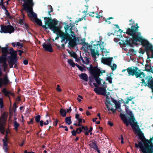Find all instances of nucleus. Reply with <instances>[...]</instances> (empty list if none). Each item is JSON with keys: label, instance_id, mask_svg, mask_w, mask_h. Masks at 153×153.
<instances>
[{"label": "nucleus", "instance_id": "nucleus-1", "mask_svg": "<svg viewBox=\"0 0 153 153\" xmlns=\"http://www.w3.org/2000/svg\"><path fill=\"white\" fill-rule=\"evenodd\" d=\"M138 124L134 118V134L137 135L142 141L138 142V147L140 149V151L143 153H152L153 152V145L152 143L153 137L150 138L149 140L146 139L144 133L140 128Z\"/></svg>", "mask_w": 153, "mask_h": 153}, {"label": "nucleus", "instance_id": "nucleus-48", "mask_svg": "<svg viewBox=\"0 0 153 153\" xmlns=\"http://www.w3.org/2000/svg\"><path fill=\"white\" fill-rule=\"evenodd\" d=\"M83 19V18H79L78 20H76L75 21V22L76 23H78V22H80V21H82Z\"/></svg>", "mask_w": 153, "mask_h": 153}, {"label": "nucleus", "instance_id": "nucleus-16", "mask_svg": "<svg viewBox=\"0 0 153 153\" xmlns=\"http://www.w3.org/2000/svg\"><path fill=\"white\" fill-rule=\"evenodd\" d=\"M9 82L7 74H6L4 75L3 78H0V87L3 85H6Z\"/></svg>", "mask_w": 153, "mask_h": 153}, {"label": "nucleus", "instance_id": "nucleus-44", "mask_svg": "<svg viewBox=\"0 0 153 153\" xmlns=\"http://www.w3.org/2000/svg\"><path fill=\"white\" fill-rule=\"evenodd\" d=\"M57 88H56V90L60 92L61 91V89L59 88L60 86L59 85H57Z\"/></svg>", "mask_w": 153, "mask_h": 153}, {"label": "nucleus", "instance_id": "nucleus-45", "mask_svg": "<svg viewBox=\"0 0 153 153\" xmlns=\"http://www.w3.org/2000/svg\"><path fill=\"white\" fill-rule=\"evenodd\" d=\"M80 98L81 99H82V97L80 95H79L78 96V97L77 98V100H78V101L79 102H80L81 101V100L79 98Z\"/></svg>", "mask_w": 153, "mask_h": 153}, {"label": "nucleus", "instance_id": "nucleus-11", "mask_svg": "<svg viewBox=\"0 0 153 153\" xmlns=\"http://www.w3.org/2000/svg\"><path fill=\"white\" fill-rule=\"evenodd\" d=\"M14 29L11 25L4 26L1 25L0 27L1 33H11L13 32Z\"/></svg>", "mask_w": 153, "mask_h": 153}, {"label": "nucleus", "instance_id": "nucleus-22", "mask_svg": "<svg viewBox=\"0 0 153 153\" xmlns=\"http://www.w3.org/2000/svg\"><path fill=\"white\" fill-rule=\"evenodd\" d=\"M80 78L85 81L87 82L88 79V77L87 75L85 74L82 73L79 75Z\"/></svg>", "mask_w": 153, "mask_h": 153}, {"label": "nucleus", "instance_id": "nucleus-17", "mask_svg": "<svg viewBox=\"0 0 153 153\" xmlns=\"http://www.w3.org/2000/svg\"><path fill=\"white\" fill-rule=\"evenodd\" d=\"M112 59L113 58L110 57H103L101 59V62L103 64L109 65H111V62Z\"/></svg>", "mask_w": 153, "mask_h": 153}, {"label": "nucleus", "instance_id": "nucleus-21", "mask_svg": "<svg viewBox=\"0 0 153 153\" xmlns=\"http://www.w3.org/2000/svg\"><path fill=\"white\" fill-rule=\"evenodd\" d=\"M127 71L129 76H133L134 75V68L132 67H129L126 69L123 70L122 71L123 72H125Z\"/></svg>", "mask_w": 153, "mask_h": 153}, {"label": "nucleus", "instance_id": "nucleus-55", "mask_svg": "<svg viewBox=\"0 0 153 153\" xmlns=\"http://www.w3.org/2000/svg\"><path fill=\"white\" fill-rule=\"evenodd\" d=\"M28 63L27 60L26 59L24 60L23 61V63L25 65L27 64Z\"/></svg>", "mask_w": 153, "mask_h": 153}, {"label": "nucleus", "instance_id": "nucleus-24", "mask_svg": "<svg viewBox=\"0 0 153 153\" xmlns=\"http://www.w3.org/2000/svg\"><path fill=\"white\" fill-rule=\"evenodd\" d=\"M6 56H0V63H3L6 62Z\"/></svg>", "mask_w": 153, "mask_h": 153}, {"label": "nucleus", "instance_id": "nucleus-5", "mask_svg": "<svg viewBox=\"0 0 153 153\" xmlns=\"http://www.w3.org/2000/svg\"><path fill=\"white\" fill-rule=\"evenodd\" d=\"M90 72L94 77L96 82L99 85H101L102 87H107L105 81L99 77L103 73L105 72V71H101L100 69L96 68H91L90 69Z\"/></svg>", "mask_w": 153, "mask_h": 153}, {"label": "nucleus", "instance_id": "nucleus-40", "mask_svg": "<svg viewBox=\"0 0 153 153\" xmlns=\"http://www.w3.org/2000/svg\"><path fill=\"white\" fill-rule=\"evenodd\" d=\"M4 3L3 2H0V6H1V7L3 9L5 10H5H6V9L5 7L3 5Z\"/></svg>", "mask_w": 153, "mask_h": 153}, {"label": "nucleus", "instance_id": "nucleus-32", "mask_svg": "<svg viewBox=\"0 0 153 153\" xmlns=\"http://www.w3.org/2000/svg\"><path fill=\"white\" fill-rule=\"evenodd\" d=\"M133 99V97H130V98H127V100H126L125 102H124V104H127L129 102V101H131V100L132 99Z\"/></svg>", "mask_w": 153, "mask_h": 153}, {"label": "nucleus", "instance_id": "nucleus-33", "mask_svg": "<svg viewBox=\"0 0 153 153\" xmlns=\"http://www.w3.org/2000/svg\"><path fill=\"white\" fill-rule=\"evenodd\" d=\"M19 125V124L16 121H15L14 123V126L16 130L17 129V128Z\"/></svg>", "mask_w": 153, "mask_h": 153}, {"label": "nucleus", "instance_id": "nucleus-3", "mask_svg": "<svg viewBox=\"0 0 153 153\" xmlns=\"http://www.w3.org/2000/svg\"><path fill=\"white\" fill-rule=\"evenodd\" d=\"M34 4L33 0H26L25 3L23 4V9L27 13V15L31 19H34L38 25L42 26L41 20L37 18L36 14L33 11V6Z\"/></svg>", "mask_w": 153, "mask_h": 153}, {"label": "nucleus", "instance_id": "nucleus-8", "mask_svg": "<svg viewBox=\"0 0 153 153\" xmlns=\"http://www.w3.org/2000/svg\"><path fill=\"white\" fill-rule=\"evenodd\" d=\"M140 45H142L143 47L144 48V49L146 52L147 55V59H149L150 61L149 53V51L150 50H152L153 46L150 43L148 40L145 39Z\"/></svg>", "mask_w": 153, "mask_h": 153}, {"label": "nucleus", "instance_id": "nucleus-53", "mask_svg": "<svg viewBox=\"0 0 153 153\" xmlns=\"http://www.w3.org/2000/svg\"><path fill=\"white\" fill-rule=\"evenodd\" d=\"M107 80H109V82L110 83H112V81H111V80H112V78H111L110 77H108L107 78Z\"/></svg>", "mask_w": 153, "mask_h": 153}, {"label": "nucleus", "instance_id": "nucleus-49", "mask_svg": "<svg viewBox=\"0 0 153 153\" xmlns=\"http://www.w3.org/2000/svg\"><path fill=\"white\" fill-rule=\"evenodd\" d=\"M69 27L68 25H66L64 26V28H65V29L66 31L67 30L69 29Z\"/></svg>", "mask_w": 153, "mask_h": 153}, {"label": "nucleus", "instance_id": "nucleus-47", "mask_svg": "<svg viewBox=\"0 0 153 153\" xmlns=\"http://www.w3.org/2000/svg\"><path fill=\"white\" fill-rule=\"evenodd\" d=\"M60 128H65V130L66 131H67L68 130V128L67 127V126H60Z\"/></svg>", "mask_w": 153, "mask_h": 153}, {"label": "nucleus", "instance_id": "nucleus-63", "mask_svg": "<svg viewBox=\"0 0 153 153\" xmlns=\"http://www.w3.org/2000/svg\"><path fill=\"white\" fill-rule=\"evenodd\" d=\"M79 115L78 114H76L75 115V118L76 119H77L78 120V119H79Z\"/></svg>", "mask_w": 153, "mask_h": 153}, {"label": "nucleus", "instance_id": "nucleus-20", "mask_svg": "<svg viewBox=\"0 0 153 153\" xmlns=\"http://www.w3.org/2000/svg\"><path fill=\"white\" fill-rule=\"evenodd\" d=\"M88 144L89 146L91 148L97 150L99 153H100L99 150H98L96 143L95 141L93 140L90 141L88 143Z\"/></svg>", "mask_w": 153, "mask_h": 153}, {"label": "nucleus", "instance_id": "nucleus-54", "mask_svg": "<svg viewBox=\"0 0 153 153\" xmlns=\"http://www.w3.org/2000/svg\"><path fill=\"white\" fill-rule=\"evenodd\" d=\"M88 7L86 6H85L84 7H85L86 8V10H84L83 12L84 13H86L87 12V10H88Z\"/></svg>", "mask_w": 153, "mask_h": 153}, {"label": "nucleus", "instance_id": "nucleus-62", "mask_svg": "<svg viewBox=\"0 0 153 153\" xmlns=\"http://www.w3.org/2000/svg\"><path fill=\"white\" fill-rule=\"evenodd\" d=\"M96 15H97L95 16V17L97 18L100 19V17H102V16H100L98 15L97 14H96Z\"/></svg>", "mask_w": 153, "mask_h": 153}, {"label": "nucleus", "instance_id": "nucleus-27", "mask_svg": "<svg viewBox=\"0 0 153 153\" xmlns=\"http://www.w3.org/2000/svg\"><path fill=\"white\" fill-rule=\"evenodd\" d=\"M68 62L69 64L71 65L73 67H74L76 65L74 63L73 61L72 60L68 59Z\"/></svg>", "mask_w": 153, "mask_h": 153}, {"label": "nucleus", "instance_id": "nucleus-9", "mask_svg": "<svg viewBox=\"0 0 153 153\" xmlns=\"http://www.w3.org/2000/svg\"><path fill=\"white\" fill-rule=\"evenodd\" d=\"M134 23H133V24ZM129 25L131 26V28H128L126 31V33L128 35L131 36L132 38L130 39L129 40L127 41V43L130 46L133 47L134 45V27L133 24L131 25L130 24Z\"/></svg>", "mask_w": 153, "mask_h": 153}, {"label": "nucleus", "instance_id": "nucleus-18", "mask_svg": "<svg viewBox=\"0 0 153 153\" xmlns=\"http://www.w3.org/2000/svg\"><path fill=\"white\" fill-rule=\"evenodd\" d=\"M42 46L45 51L49 52L53 51V49L50 43L46 44L44 43L42 44Z\"/></svg>", "mask_w": 153, "mask_h": 153}, {"label": "nucleus", "instance_id": "nucleus-13", "mask_svg": "<svg viewBox=\"0 0 153 153\" xmlns=\"http://www.w3.org/2000/svg\"><path fill=\"white\" fill-rule=\"evenodd\" d=\"M17 51H13L12 52L10 60L8 61L10 68H12L13 65L15 64L16 61L15 59L17 56Z\"/></svg>", "mask_w": 153, "mask_h": 153}, {"label": "nucleus", "instance_id": "nucleus-23", "mask_svg": "<svg viewBox=\"0 0 153 153\" xmlns=\"http://www.w3.org/2000/svg\"><path fill=\"white\" fill-rule=\"evenodd\" d=\"M81 59L82 61V62L84 64L87 65L89 62V59L86 57H85L84 59L82 58H81Z\"/></svg>", "mask_w": 153, "mask_h": 153}, {"label": "nucleus", "instance_id": "nucleus-61", "mask_svg": "<svg viewBox=\"0 0 153 153\" xmlns=\"http://www.w3.org/2000/svg\"><path fill=\"white\" fill-rule=\"evenodd\" d=\"M122 42H120V43H122L123 44H126V40H121Z\"/></svg>", "mask_w": 153, "mask_h": 153}, {"label": "nucleus", "instance_id": "nucleus-39", "mask_svg": "<svg viewBox=\"0 0 153 153\" xmlns=\"http://www.w3.org/2000/svg\"><path fill=\"white\" fill-rule=\"evenodd\" d=\"M76 65L78 68L79 69L82 71H83L84 70V68L82 67L79 66L77 64H76Z\"/></svg>", "mask_w": 153, "mask_h": 153}, {"label": "nucleus", "instance_id": "nucleus-51", "mask_svg": "<svg viewBox=\"0 0 153 153\" xmlns=\"http://www.w3.org/2000/svg\"><path fill=\"white\" fill-rule=\"evenodd\" d=\"M94 14V12H90V14H89V15L90 16H92V17H95V16L93 15Z\"/></svg>", "mask_w": 153, "mask_h": 153}, {"label": "nucleus", "instance_id": "nucleus-46", "mask_svg": "<svg viewBox=\"0 0 153 153\" xmlns=\"http://www.w3.org/2000/svg\"><path fill=\"white\" fill-rule=\"evenodd\" d=\"M22 27L26 29H27L28 27V26L25 23L24 24H23Z\"/></svg>", "mask_w": 153, "mask_h": 153}, {"label": "nucleus", "instance_id": "nucleus-58", "mask_svg": "<svg viewBox=\"0 0 153 153\" xmlns=\"http://www.w3.org/2000/svg\"><path fill=\"white\" fill-rule=\"evenodd\" d=\"M71 110H72V109L71 108V107H70L69 109L67 110V111L66 112L67 113L70 112L71 111Z\"/></svg>", "mask_w": 153, "mask_h": 153}, {"label": "nucleus", "instance_id": "nucleus-25", "mask_svg": "<svg viewBox=\"0 0 153 153\" xmlns=\"http://www.w3.org/2000/svg\"><path fill=\"white\" fill-rule=\"evenodd\" d=\"M71 117H67L65 118V123L68 125H70L72 122L71 120Z\"/></svg>", "mask_w": 153, "mask_h": 153}, {"label": "nucleus", "instance_id": "nucleus-6", "mask_svg": "<svg viewBox=\"0 0 153 153\" xmlns=\"http://www.w3.org/2000/svg\"><path fill=\"white\" fill-rule=\"evenodd\" d=\"M131 107H132V105H131ZM131 109H133V108L132 107H128V109L127 108L126 110L128 114L130 116L128 120L124 114H120V116L122 120L126 124V126H128L129 124H130L132 129H134V116L133 114L132 113V111H131Z\"/></svg>", "mask_w": 153, "mask_h": 153}, {"label": "nucleus", "instance_id": "nucleus-34", "mask_svg": "<svg viewBox=\"0 0 153 153\" xmlns=\"http://www.w3.org/2000/svg\"><path fill=\"white\" fill-rule=\"evenodd\" d=\"M40 116L39 115H38L36 117L35 120L38 123L40 121Z\"/></svg>", "mask_w": 153, "mask_h": 153}, {"label": "nucleus", "instance_id": "nucleus-60", "mask_svg": "<svg viewBox=\"0 0 153 153\" xmlns=\"http://www.w3.org/2000/svg\"><path fill=\"white\" fill-rule=\"evenodd\" d=\"M39 122H40V126H43V123H44L43 121L41 120V121H40Z\"/></svg>", "mask_w": 153, "mask_h": 153}, {"label": "nucleus", "instance_id": "nucleus-26", "mask_svg": "<svg viewBox=\"0 0 153 153\" xmlns=\"http://www.w3.org/2000/svg\"><path fill=\"white\" fill-rule=\"evenodd\" d=\"M60 113L61 116L63 117H65L66 116V111L65 110L63 109H60Z\"/></svg>", "mask_w": 153, "mask_h": 153}, {"label": "nucleus", "instance_id": "nucleus-12", "mask_svg": "<svg viewBox=\"0 0 153 153\" xmlns=\"http://www.w3.org/2000/svg\"><path fill=\"white\" fill-rule=\"evenodd\" d=\"M145 39L141 36L140 32L134 33V45H138L137 42H140V44Z\"/></svg>", "mask_w": 153, "mask_h": 153}, {"label": "nucleus", "instance_id": "nucleus-2", "mask_svg": "<svg viewBox=\"0 0 153 153\" xmlns=\"http://www.w3.org/2000/svg\"><path fill=\"white\" fill-rule=\"evenodd\" d=\"M105 44L104 42L102 41H97L96 44H92L91 45L88 43H85L83 47L84 50L87 52L90 50L92 57L94 58L95 61H97L96 59V56H99V54L98 52L99 48L100 50L104 48Z\"/></svg>", "mask_w": 153, "mask_h": 153}, {"label": "nucleus", "instance_id": "nucleus-56", "mask_svg": "<svg viewBox=\"0 0 153 153\" xmlns=\"http://www.w3.org/2000/svg\"><path fill=\"white\" fill-rule=\"evenodd\" d=\"M150 51L151 52V54H152L151 57H150V58H153V48H152V50H150V51Z\"/></svg>", "mask_w": 153, "mask_h": 153}, {"label": "nucleus", "instance_id": "nucleus-29", "mask_svg": "<svg viewBox=\"0 0 153 153\" xmlns=\"http://www.w3.org/2000/svg\"><path fill=\"white\" fill-rule=\"evenodd\" d=\"M109 65L111 67V69L113 71L115 70L117 68V65L115 64H113L112 65L111 64V65Z\"/></svg>", "mask_w": 153, "mask_h": 153}, {"label": "nucleus", "instance_id": "nucleus-38", "mask_svg": "<svg viewBox=\"0 0 153 153\" xmlns=\"http://www.w3.org/2000/svg\"><path fill=\"white\" fill-rule=\"evenodd\" d=\"M0 105L1 108H2L3 107V100L2 98H0Z\"/></svg>", "mask_w": 153, "mask_h": 153}, {"label": "nucleus", "instance_id": "nucleus-36", "mask_svg": "<svg viewBox=\"0 0 153 153\" xmlns=\"http://www.w3.org/2000/svg\"><path fill=\"white\" fill-rule=\"evenodd\" d=\"M2 66L4 67V71H5L6 70V68L7 67V65L6 64V62L3 63Z\"/></svg>", "mask_w": 153, "mask_h": 153}, {"label": "nucleus", "instance_id": "nucleus-14", "mask_svg": "<svg viewBox=\"0 0 153 153\" xmlns=\"http://www.w3.org/2000/svg\"><path fill=\"white\" fill-rule=\"evenodd\" d=\"M105 104L108 110H111L114 112L116 108V104L115 103H113V104H112L111 103L109 100H107Z\"/></svg>", "mask_w": 153, "mask_h": 153}, {"label": "nucleus", "instance_id": "nucleus-41", "mask_svg": "<svg viewBox=\"0 0 153 153\" xmlns=\"http://www.w3.org/2000/svg\"><path fill=\"white\" fill-rule=\"evenodd\" d=\"M82 131V130L81 128H77L76 129V132L78 133H80Z\"/></svg>", "mask_w": 153, "mask_h": 153}, {"label": "nucleus", "instance_id": "nucleus-10", "mask_svg": "<svg viewBox=\"0 0 153 153\" xmlns=\"http://www.w3.org/2000/svg\"><path fill=\"white\" fill-rule=\"evenodd\" d=\"M7 118V114L5 113H4L2 115L0 119V131L2 134H4L5 129L4 125Z\"/></svg>", "mask_w": 153, "mask_h": 153}, {"label": "nucleus", "instance_id": "nucleus-42", "mask_svg": "<svg viewBox=\"0 0 153 153\" xmlns=\"http://www.w3.org/2000/svg\"><path fill=\"white\" fill-rule=\"evenodd\" d=\"M145 51V50H143L142 48H141L140 49L139 52L140 53L143 54L144 53Z\"/></svg>", "mask_w": 153, "mask_h": 153}, {"label": "nucleus", "instance_id": "nucleus-15", "mask_svg": "<svg viewBox=\"0 0 153 153\" xmlns=\"http://www.w3.org/2000/svg\"><path fill=\"white\" fill-rule=\"evenodd\" d=\"M102 87L99 88H95L94 91L98 94L105 95L106 94V87Z\"/></svg>", "mask_w": 153, "mask_h": 153}, {"label": "nucleus", "instance_id": "nucleus-7", "mask_svg": "<svg viewBox=\"0 0 153 153\" xmlns=\"http://www.w3.org/2000/svg\"><path fill=\"white\" fill-rule=\"evenodd\" d=\"M45 20V25L42 26L44 28H47L46 26L47 25L49 28L53 30L54 33L56 32H59V29L56 26V23L55 22H51L49 18L45 17L44 18Z\"/></svg>", "mask_w": 153, "mask_h": 153}, {"label": "nucleus", "instance_id": "nucleus-19", "mask_svg": "<svg viewBox=\"0 0 153 153\" xmlns=\"http://www.w3.org/2000/svg\"><path fill=\"white\" fill-rule=\"evenodd\" d=\"M3 142V149L5 152H7L8 150L7 144L8 142V138L6 137L2 139Z\"/></svg>", "mask_w": 153, "mask_h": 153}, {"label": "nucleus", "instance_id": "nucleus-4", "mask_svg": "<svg viewBox=\"0 0 153 153\" xmlns=\"http://www.w3.org/2000/svg\"><path fill=\"white\" fill-rule=\"evenodd\" d=\"M71 35L68 33H65L60 31L59 32V36L61 39V42L66 44L68 41H69V45L72 47H74L76 45V39L74 33L72 31L71 32Z\"/></svg>", "mask_w": 153, "mask_h": 153}, {"label": "nucleus", "instance_id": "nucleus-43", "mask_svg": "<svg viewBox=\"0 0 153 153\" xmlns=\"http://www.w3.org/2000/svg\"><path fill=\"white\" fill-rule=\"evenodd\" d=\"M82 129H84V131H87L88 130V128L87 127V126H82Z\"/></svg>", "mask_w": 153, "mask_h": 153}, {"label": "nucleus", "instance_id": "nucleus-37", "mask_svg": "<svg viewBox=\"0 0 153 153\" xmlns=\"http://www.w3.org/2000/svg\"><path fill=\"white\" fill-rule=\"evenodd\" d=\"M139 28V27L138 25V24L136 23L134 25V30H135V33L138 32V29Z\"/></svg>", "mask_w": 153, "mask_h": 153}, {"label": "nucleus", "instance_id": "nucleus-59", "mask_svg": "<svg viewBox=\"0 0 153 153\" xmlns=\"http://www.w3.org/2000/svg\"><path fill=\"white\" fill-rule=\"evenodd\" d=\"M110 92L109 91L107 92H106V94H105V95L106 96V97L107 98L108 97V96L110 95Z\"/></svg>", "mask_w": 153, "mask_h": 153}, {"label": "nucleus", "instance_id": "nucleus-28", "mask_svg": "<svg viewBox=\"0 0 153 153\" xmlns=\"http://www.w3.org/2000/svg\"><path fill=\"white\" fill-rule=\"evenodd\" d=\"M101 50V51L102 52V56H104V54L105 53V56H106V54L107 53H108L109 52L107 51L106 50V49L105 48H103Z\"/></svg>", "mask_w": 153, "mask_h": 153}, {"label": "nucleus", "instance_id": "nucleus-64", "mask_svg": "<svg viewBox=\"0 0 153 153\" xmlns=\"http://www.w3.org/2000/svg\"><path fill=\"white\" fill-rule=\"evenodd\" d=\"M108 124L111 126H112L113 125L112 123L110 121L108 122Z\"/></svg>", "mask_w": 153, "mask_h": 153}, {"label": "nucleus", "instance_id": "nucleus-57", "mask_svg": "<svg viewBox=\"0 0 153 153\" xmlns=\"http://www.w3.org/2000/svg\"><path fill=\"white\" fill-rule=\"evenodd\" d=\"M18 51H19V55H20V56L22 55V53L24 52V51H22L21 50H19Z\"/></svg>", "mask_w": 153, "mask_h": 153}, {"label": "nucleus", "instance_id": "nucleus-50", "mask_svg": "<svg viewBox=\"0 0 153 153\" xmlns=\"http://www.w3.org/2000/svg\"><path fill=\"white\" fill-rule=\"evenodd\" d=\"M19 23L20 24L22 25H23V24H24V22L23 20L22 19H20L19 21Z\"/></svg>", "mask_w": 153, "mask_h": 153}, {"label": "nucleus", "instance_id": "nucleus-30", "mask_svg": "<svg viewBox=\"0 0 153 153\" xmlns=\"http://www.w3.org/2000/svg\"><path fill=\"white\" fill-rule=\"evenodd\" d=\"M3 92L6 96H8V95L10 94V91H7L5 89H3L2 91Z\"/></svg>", "mask_w": 153, "mask_h": 153}, {"label": "nucleus", "instance_id": "nucleus-35", "mask_svg": "<svg viewBox=\"0 0 153 153\" xmlns=\"http://www.w3.org/2000/svg\"><path fill=\"white\" fill-rule=\"evenodd\" d=\"M16 46H18V47H19L20 48H21L22 47L23 45L22 44L20 43L19 42H16Z\"/></svg>", "mask_w": 153, "mask_h": 153}, {"label": "nucleus", "instance_id": "nucleus-31", "mask_svg": "<svg viewBox=\"0 0 153 153\" xmlns=\"http://www.w3.org/2000/svg\"><path fill=\"white\" fill-rule=\"evenodd\" d=\"M113 19V18L112 17H110L109 18H107L106 19H105V22H106L108 24H109L111 23V21H110V20L111 19Z\"/></svg>", "mask_w": 153, "mask_h": 153}, {"label": "nucleus", "instance_id": "nucleus-52", "mask_svg": "<svg viewBox=\"0 0 153 153\" xmlns=\"http://www.w3.org/2000/svg\"><path fill=\"white\" fill-rule=\"evenodd\" d=\"M71 133H72V135H73L74 136H75L76 134V133H77V132H76V131H75V130H73L72 131Z\"/></svg>", "mask_w": 153, "mask_h": 153}]
</instances>
